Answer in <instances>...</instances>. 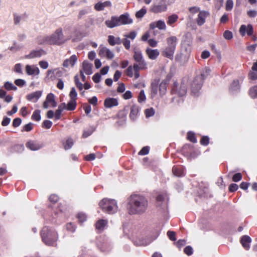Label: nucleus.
<instances>
[{"mask_svg": "<svg viewBox=\"0 0 257 257\" xmlns=\"http://www.w3.org/2000/svg\"><path fill=\"white\" fill-rule=\"evenodd\" d=\"M52 125V122L49 120H45L43 122V126L49 129L50 128Z\"/></svg>", "mask_w": 257, "mask_h": 257, "instance_id": "56", "label": "nucleus"}, {"mask_svg": "<svg viewBox=\"0 0 257 257\" xmlns=\"http://www.w3.org/2000/svg\"><path fill=\"white\" fill-rule=\"evenodd\" d=\"M203 75L201 74L197 76L193 81L191 84V91L194 95H196L201 89L203 84Z\"/></svg>", "mask_w": 257, "mask_h": 257, "instance_id": "7", "label": "nucleus"}, {"mask_svg": "<svg viewBox=\"0 0 257 257\" xmlns=\"http://www.w3.org/2000/svg\"><path fill=\"white\" fill-rule=\"evenodd\" d=\"M126 71H127V75L129 77H133V74H134V66H130L127 68Z\"/></svg>", "mask_w": 257, "mask_h": 257, "instance_id": "61", "label": "nucleus"}, {"mask_svg": "<svg viewBox=\"0 0 257 257\" xmlns=\"http://www.w3.org/2000/svg\"><path fill=\"white\" fill-rule=\"evenodd\" d=\"M223 37L226 40H230L232 38V33L229 31H225L223 33Z\"/></svg>", "mask_w": 257, "mask_h": 257, "instance_id": "53", "label": "nucleus"}, {"mask_svg": "<svg viewBox=\"0 0 257 257\" xmlns=\"http://www.w3.org/2000/svg\"><path fill=\"white\" fill-rule=\"evenodd\" d=\"M15 84L19 87H23L26 85V82L22 79H17L15 80Z\"/></svg>", "mask_w": 257, "mask_h": 257, "instance_id": "49", "label": "nucleus"}, {"mask_svg": "<svg viewBox=\"0 0 257 257\" xmlns=\"http://www.w3.org/2000/svg\"><path fill=\"white\" fill-rule=\"evenodd\" d=\"M42 95L41 91H37L28 94L26 96L27 99L33 102H36Z\"/></svg>", "mask_w": 257, "mask_h": 257, "instance_id": "16", "label": "nucleus"}, {"mask_svg": "<svg viewBox=\"0 0 257 257\" xmlns=\"http://www.w3.org/2000/svg\"><path fill=\"white\" fill-rule=\"evenodd\" d=\"M158 87L157 84L155 83H152V90L151 93V97L153 99L157 95L158 93Z\"/></svg>", "mask_w": 257, "mask_h": 257, "instance_id": "40", "label": "nucleus"}, {"mask_svg": "<svg viewBox=\"0 0 257 257\" xmlns=\"http://www.w3.org/2000/svg\"><path fill=\"white\" fill-rule=\"evenodd\" d=\"M148 206V200L145 197L138 195H132L128 203V212L131 214H142L146 211Z\"/></svg>", "mask_w": 257, "mask_h": 257, "instance_id": "1", "label": "nucleus"}, {"mask_svg": "<svg viewBox=\"0 0 257 257\" xmlns=\"http://www.w3.org/2000/svg\"><path fill=\"white\" fill-rule=\"evenodd\" d=\"M240 242L245 249H248L249 248V243L251 242V238L246 235L243 236L240 240Z\"/></svg>", "mask_w": 257, "mask_h": 257, "instance_id": "26", "label": "nucleus"}, {"mask_svg": "<svg viewBox=\"0 0 257 257\" xmlns=\"http://www.w3.org/2000/svg\"><path fill=\"white\" fill-rule=\"evenodd\" d=\"M149 28L152 30H154L157 28L161 30H165L166 29V25L164 21L160 20L150 23Z\"/></svg>", "mask_w": 257, "mask_h": 257, "instance_id": "13", "label": "nucleus"}, {"mask_svg": "<svg viewBox=\"0 0 257 257\" xmlns=\"http://www.w3.org/2000/svg\"><path fill=\"white\" fill-rule=\"evenodd\" d=\"M107 223L106 220L100 219L96 223V228L98 230H103Z\"/></svg>", "mask_w": 257, "mask_h": 257, "instance_id": "33", "label": "nucleus"}, {"mask_svg": "<svg viewBox=\"0 0 257 257\" xmlns=\"http://www.w3.org/2000/svg\"><path fill=\"white\" fill-rule=\"evenodd\" d=\"M139 112V107L136 105H133L131 109L130 117L132 120H135Z\"/></svg>", "mask_w": 257, "mask_h": 257, "instance_id": "24", "label": "nucleus"}, {"mask_svg": "<svg viewBox=\"0 0 257 257\" xmlns=\"http://www.w3.org/2000/svg\"><path fill=\"white\" fill-rule=\"evenodd\" d=\"M78 58L76 55H72L69 58L64 60L62 64L64 67L68 68L69 67H73L77 62Z\"/></svg>", "mask_w": 257, "mask_h": 257, "instance_id": "11", "label": "nucleus"}, {"mask_svg": "<svg viewBox=\"0 0 257 257\" xmlns=\"http://www.w3.org/2000/svg\"><path fill=\"white\" fill-rule=\"evenodd\" d=\"M155 112V110L153 108L146 109L145 111L146 116L147 117H149L152 116L154 115Z\"/></svg>", "mask_w": 257, "mask_h": 257, "instance_id": "48", "label": "nucleus"}, {"mask_svg": "<svg viewBox=\"0 0 257 257\" xmlns=\"http://www.w3.org/2000/svg\"><path fill=\"white\" fill-rule=\"evenodd\" d=\"M77 217L80 222H84L86 219L85 214L82 213H79L77 215Z\"/></svg>", "mask_w": 257, "mask_h": 257, "instance_id": "64", "label": "nucleus"}, {"mask_svg": "<svg viewBox=\"0 0 257 257\" xmlns=\"http://www.w3.org/2000/svg\"><path fill=\"white\" fill-rule=\"evenodd\" d=\"M178 19V17L176 14L172 15L168 17L167 21L168 25L171 26L173 24L175 23Z\"/></svg>", "mask_w": 257, "mask_h": 257, "instance_id": "35", "label": "nucleus"}, {"mask_svg": "<svg viewBox=\"0 0 257 257\" xmlns=\"http://www.w3.org/2000/svg\"><path fill=\"white\" fill-rule=\"evenodd\" d=\"M39 65L42 69H46L48 68L49 64L48 62L45 61H40L39 62Z\"/></svg>", "mask_w": 257, "mask_h": 257, "instance_id": "57", "label": "nucleus"}, {"mask_svg": "<svg viewBox=\"0 0 257 257\" xmlns=\"http://www.w3.org/2000/svg\"><path fill=\"white\" fill-rule=\"evenodd\" d=\"M14 71L16 73L22 74V65L21 64L18 63L15 65L14 67Z\"/></svg>", "mask_w": 257, "mask_h": 257, "instance_id": "55", "label": "nucleus"}, {"mask_svg": "<svg viewBox=\"0 0 257 257\" xmlns=\"http://www.w3.org/2000/svg\"><path fill=\"white\" fill-rule=\"evenodd\" d=\"M91 10L90 7L85 8L80 10L77 15L78 19L81 20L83 19L84 16L87 15L91 12Z\"/></svg>", "mask_w": 257, "mask_h": 257, "instance_id": "30", "label": "nucleus"}, {"mask_svg": "<svg viewBox=\"0 0 257 257\" xmlns=\"http://www.w3.org/2000/svg\"><path fill=\"white\" fill-rule=\"evenodd\" d=\"M4 87L8 91H11V90L16 91L18 89L17 86H16L12 82H9V81L6 82L4 84Z\"/></svg>", "mask_w": 257, "mask_h": 257, "instance_id": "34", "label": "nucleus"}, {"mask_svg": "<svg viewBox=\"0 0 257 257\" xmlns=\"http://www.w3.org/2000/svg\"><path fill=\"white\" fill-rule=\"evenodd\" d=\"M137 33L136 31H132L128 34H126L123 36L127 39H130L132 40H134L136 37Z\"/></svg>", "mask_w": 257, "mask_h": 257, "instance_id": "46", "label": "nucleus"}, {"mask_svg": "<svg viewBox=\"0 0 257 257\" xmlns=\"http://www.w3.org/2000/svg\"><path fill=\"white\" fill-rule=\"evenodd\" d=\"M146 53L148 57L152 60L156 59L160 54L158 49H152L149 48L146 49Z\"/></svg>", "mask_w": 257, "mask_h": 257, "instance_id": "19", "label": "nucleus"}, {"mask_svg": "<svg viewBox=\"0 0 257 257\" xmlns=\"http://www.w3.org/2000/svg\"><path fill=\"white\" fill-rule=\"evenodd\" d=\"M149 148L148 147H145L139 152L140 155H145L149 153Z\"/></svg>", "mask_w": 257, "mask_h": 257, "instance_id": "58", "label": "nucleus"}, {"mask_svg": "<svg viewBox=\"0 0 257 257\" xmlns=\"http://www.w3.org/2000/svg\"><path fill=\"white\" fill-rule=\"evenodd\" d=\"M169 239L171 240L175 241L176 240V233L173 231H168L167 233Z\"/></svg>", "mask_w": 257, "mask_h": 257, "instance_id": "52", "label": "nucleus"}, {"mask_svg": "<svg viewBox=\"0 0 257 257\" xmlns=\"http://www.w3.org/2000/svg\"><path fill=\"white\" fill-rule=\"evenodd\" d=\"M117 18L120 26L131 24L133 22V20L130 18L129 14L127 13L121 15Z\"/></svg>", "mask_w": 257, "mask_h": 257, "instance_id": "9", "label": "nucleus"}, {"mask_svg": "<svg viewBox=\"0 0 257 257\" xmlns=\"http://www.w3.org/2000/svg\"><path fill=\"white\" fill-rule=\"evenodd\" d=\"M164 196L162 195H159L157 197V205L160 207H162L163 205V201L164 200Z\"/></svg>", "mask_w": 257, "mask_h": 257, "instance_id": "51", "label": "nucleus"}, {"mask_svg": "<svg viewBox=\"0 0 257 257\" xmlns=\"http://www.w3.org/2000/svg\"><path fill=\"white\" fill-rule=\"evenodd\" d=\"M111 6V3L110 1H105L103 3L98 2L94 6V9L97 11H100L104 10L105 7H110Z\"/></svg>", "mask_w": 257, "mask_h": 257, "instance_id": "21", "label": "nucleus"}, {"mask_svg": "<svg viewBox=\"0 0 257 257\" xmlns=\"http://www.w3.org/2000/svg\"><path fill=\"white\" fill-rule=\"evenodd\" d=\"M22 122V119L20 118L17 117L15 118L13 121V125L15 127L19 126Z\"/></svg>", "mask_w": 257, "mask_h": 257, "instance_id": "54", "label": "nucleus"}, {"mask_svg": "<svg viewBox=\"0 0 257 257\" xmlns=\"http://www.w3.org/2000/svg\"><path fill=\"white\" fill-rule=\"evenodd\" d=\"M99 54L101 56H105L108 59H112L114 57L113 52L106 47L100 48Z\"/></svg>", "mask_w": 257, "mask_h": 257, "instance_id": "18", "label": "nucleus"}, {"mask_svg": "<svg viewBox=\"0 0 257 257\" xmlns=\"http://www.w3.org/2000/svg\"><path fill=\"white\" fill-rule=\"evenodd\" d=\"M117 99L114 98H107L104 102V105L106 108H111L118 105Z\"/></svg>", "mask_w": 257, "mask_h": 257, "instance_id": "20", "label": "nucleus"}, {"mask_svg": "<svg viewBox=\"0 0 257 257\" xmlns=\"http://www.w3.org/2000/svg\"><path fill=\"white\" fill-rule=\"evenodd\" d=\"M46 101L53 107H55L57 106V102L55 100V96L52 93H49L47 95Z\"/></svg>", "mask_w": 257, "mask_h": 257, "instance_id": "29", "label": "nucleus"}, {"mask_svg": "<svg viewBox=\"0 0 257 257\" xmlns=\"http://www.w3.org/2000/svg\"><path fill=\"white\" fill-rule=\"evenodd\" d=\"M40 110H35L32 115V119L36 121H39L41 119Z\"/></svg>", "mask_w": 257, "mask_h": 257, "instance_id": "41", "label": "nucleus"}, {"mask_svg": "<svg viewBox=\"0 0 257 257\" xmlns=\"http://www.w3.org/2000/svg\"><path fill=\"white\" fill-rule=\"evenodd\" d=\"M106 26L110 29L119 26V21L117 17L112 16L110 19L107 20L105 22Z\"/></svg>", "mask_w": 257, "mask_h": 257, "instance_id": "15", "label": "nucleus"}, {"mask_svg": "<svg viewBox=\"0 0 257 257\" xmlns=\"http://www.w3.org/2000/svg\"><path fill=\"white\" fill-rule=\"evenodd\" d=\"M92 65L87 61H84L82 64V71L86 75H90L92 73Z\"/></svg>", "mask_w": 257, "mask_h": 257, "instance_id": "22", "label": "nucleus"}, {"mask_svg": "<svg viewBox=\"0 0 257 257\" xmlns=\"http://www.w3.org/2000/svg\"><path fill=\"white\" fill-rule=\"evenodd\" d=\"M246 32L248 36H251L253 32L252 26L251 25H248L246 26L242 25L240 26L239 29V33L242 36H244Z\"/></svg>", "mask_w": 257, "mask_h": 257, "instance_id": "14", "label": "nucleus"}, {"mask_svg": "<svg viewBox=\"0 0 257 257\" xmlns=\"http://www.w3.org/2000/svg\"><path fill=\"white\" fill-rule=\"evenodd\" d=\"M25 70L28 75H38L40 73L39 68L35 65H27L25 67Z\"/></svg>", "mask_w": 257, "mask_h": 257, "instance_id": "12", "label": "nucleus"}, {"mask_svg": "<svg viewBox=\"0 0 257 257\" xmlns=\"http://www.w3.org/2000/svg\"><path fill=\"white\" fill-rule=\"evenodd\" d=\"M68 110H73L75 109L76 106V100L70 99L67 104Z\"/></svg>", "mask_w": 257, "mask_h": 257, "instance_id": "39", "label": "nucleus"}, {"mask_svg": "<svg viewBox=\"0 0 257 257\" xmlns=\"http://www.w3.org/2000/svg\"><path fill=\"white\" fill-rule=\"evenodd\" d=\"M46 78L47 79H48V80L54 81L55 79H56V78H57L56 76L55 68L49 69L46 72Z\"/></svg>", "mask_w": 257, "mask_h": 257, "instance_id": "31", "label": "nucleus"}, {"mask_svg": "<svg viewBox=\"0 0 257 257\" xmlns=\"http://www.w3.org/2000/svg\"><path fill=\"white\" fill-rule=\"evenodd\" d=\"M41 236L43 242L49 245H53L58 238L56 232L54 229L47 227L43 228Z\"/></svg>", "mask_w": 257, "mask_h": 257, "instance_id": "3", "label": "nucleus"}, {"mask_svg": "<svg viewBox=\"0 0 257 257\" xmlns=\"http://www.w3.org/2000/svg\"><path fill=\"white\" fill-rule=\"evenodd\" d=\"M184 251L186 254L190 255L193 253V249L191 246H188L184 248Z\"/></svg>", "mask_w": 257, "mask_h": 257, "instance_id": "63", "label": "nucleus"}, {"mask_svg": "<svg viewBox=\"0 0 257 257\" xmlns=\"http://www.w3.org/2000/svg\"><path fill=\"white\" fill-rule=\"evenodd\" d=\"M108 42L111 46L119 45L121 44V40L119 37H115L113 36L109 35L108 37Z\"/></svg>", "mask_w": 257, "mask_h": 257, "instance_id": "25", "label": "nucleus"}, {"mask_svg": "<svg viewBox=\"0 0 257 257\" xmlns=\"http://www.w3.org/2000/svg\"><path fill=\"white\" fill-rule=\"evenodd\" d=\"M146 99V95L145 94L144 90H142L140 92V94L138 96V101L140 103L144 102L145 101Z\"/></svg>", "mask_w": 257, "mask_h": 257, "instance_id": "47", "label": "nucleus"}, {"mask_svg": "<svg viewBox=\"0 0 257 257\" xmlns=\"http://www.w3.org/2000/svg\"><path fill=\"white\" fill-rule=\"evenodd\" d=\"M26 146L28 148L30 149L32 151H37L42 148V146L41 145L33 141L29 142L27 144Z\"/></svg>", "mask_w": 257, "mask_h": 257, "instance_id": "28", "label": "nucleus"}, {"mask_svg": "<svg viewBox=\"0 0 257 257\" xmlns=\"http://www.w3.org/2000/svg\"><path fill=\"white\" fill-rule=\"evenodd\" d=\"M242 178V175L240 173H237L234 174L232 177V180L234 182H238Z\"/></svg>", "mask_w": 257, "mask_h": 257, "instance_id": "59", "label": "nucleus"}, {"mask_svg": "<svg viewBox=\"0 0 257 257\" xmlns=\"http://www.w3.org/2000/svg\"><path fill=\"white\" fill-rule=\"evenodd\" d=\"M200 143L204 146L207 145L209 144V138L206 136L202 137L201 139Z\"/></svg>", "mask_w": 257, "mask_h": 257, "instance_id": "62", "label": "nucleus"}, {"mask_svg": "<svg viewBox=\"0 0 257 257\" xmlns=\"http://www.w3.org/2000/svg\"><path fill=\"white\" fill-rule=\"evenodd\" d=\"M70 38L66 39L63 35L62 29L59 28L51 35L44 38V42L50 45H60L65 43Z\"/></svg>", "mask_w": 257, "mask_h": 257, "instance_id": "2", "label": "nucleus"}, {"mask_svg": "<svg viewBox=\"0 0 257 257\" xmlns=\"http://www.w3.org/2000/svg\"><path fill=\"white\" fill-rule=\"evenodd\" d=\"M240 86L239 81L237 80H234L230 85L229 91L232 93H235L239 90Z\"/></svg>", "mask_w": 257, "mask_h": 257, "instance_id": "27", "label": "nucleus"}, {"mask_svg": "<svg viewBox=\"0 0 257 257\" xmlns=\"http://www.w3.org/2000/svg\"><path fill=\"white\" fill-rule=\"evenodd\" d=\"M167 10V6L165 2L161 1L159 3L153 4L150 8V11L154 14L165 12Z\"/></svg>", "mask_w": 257, "mask_h": 257, "instance_id": "8", "label": "nucleus"}, {"mask_svg": "<svg viewBox=\"0 0 257 257\" xmlns=\"http://www.w3.org/2000/svg\"><path fill=\"white\" fill-rule=\"evenodd\" d=\"M121 43H122V44L123 45L124 47L126 49H130L131 47V42L128 39L124 37V38L121 40Z\"/></svg>", "mask_w": 257, "mask_h": 257, "instance_id": "45", "label": "nucleus"}, {"mask_svg": "<svg viewBox=\"0 0 257 257\" xmlns=\"http://www.w3.org/2000/svg\"><path fill=\"white\" fill-rule=\"evenodd\" d=\"M134 58L136 63L134 64V68L138 70V68H147V63L144 59L142 53L139 50L134 51Z\"/></svg>", "mask_w": 257, "mask_h": 257, "instance_id": "6", "label": "nucleus"}, {"mask_svg": "<svg viewBox=\"0 0 257 257\" xmlns=\"http://www.w3.org/2000/svg\"><path fill=\"white\" fill-rule=\"evenodd\" d=\"M173 90L180 96H184L187 92V87L186 85L183 83L181 84L179 88L174 87Z\"/></svg>", "mask_w": 257, "mask_h": 257, "instance_id": "23", "label": "nucleus"}, {"mask_svg": "<svg viewBox=\"0 0 257 257\" xmlns=\"http://www.w3.org/2000/svg\"><path fill=\"white\" fill-rule=\"evenodd\" d=\"M167 84V81L163 80V81H162V82L160 83V84L159 85L160 95L161 96H163L166 92Z\"/></svg>", "mask_w": 257, "mask_h": 257, "instance_id": "32", "label": "nucleus"}, {"mask_svg": "<svg viewBox=\"0 0 257 257\" xmlns=\"http://www.w3.org/2000/svg\"><path fill=\"white\" fill-rule=\"evenodd\" d=\"M209 15V13L205 11H201L199 12L197 18L196 19V23L198 26H202L205 23L207 17Z\"/></svg>", "mask_w": 257, "mask_h": 257, "instance_id": "10", "label": "nucleus"}, {"mask_svg": "<svg viewBox=\"0 0 257 257\" xmlns=\"http://www.w3.org/2000/svg\"><path fill=\"white\" fill-rule=\"evenodd\" d=\"M147 13V10L145 7L142 8L140 10L136 13V17L138 19L142 18Z\"/></svg>", "mask_w": 257, "mask_h": 257, "instance_id": "38", "label": "nucleus"}, {"mask_svg": "<svg viewBox=\"0 0 257 257\" xmlns=\"http://www.w3.org/2000/svg\"><path fill=\"white\" fill-rule=\"evenodd\" d=\"M32 124H33L32 123L30 122V123L25 125L23 126L22 131L29 132V131H31L33 128Z\"/></svg>", "mask_w": 257, "mask_h": 257, "instance_id": "60", "label": "nucleus"}, {"mask_svg": "<svg viewBox=\"0 0 257 257\" xmlns=\"http://www.w3.org/2000/svg\"><path fill=\"white\" fill-rule=\"evenodd\" d=\"M172 172L174 175L177 177H181L184 175L183 170L181 168L173 167Z\"/></svg>", "mask_w": 257, "mask_h": 257, "instance_id": "36", "label": "nucleus"}, {"mask_svg": "<svg viewBox=\"0 0 257 257\" xmlns=\"http://www.w3.org/2000/svg\"><path fill=\"white\" fill-rule=\"evenodd\" d=\"M77 93L75 88L73 87L71 88V91L69 93V96L71 99L76 100L77 99Z\"/></svg>", "mask_w": 257, "mask_h": 257, "instance_id": "50", "label": "nucleus"}, {"mask_svg": "<svg viewBox=\"0 0 257 257\" xmlns=\"http://www.w3.org/2000/svg\"><path fill=\"white\" fill-rule=\"evenodd\" d=\"M44 54L42 50H37L31 51L28 55L25 56L26 59H33L41 57Z\"/></svg>", "mask_w": 257, "mask_h": 257, "instance_id": "17", "label": "nucleus"}, {"mask_svg": "<svg viewBox=\"0 0 257 257\" xmlns=\"http://www.w3.org/2000/svg\"><path fill=\"white\" fill-rule=\"evenodd\" d=\"M73 141L72 139L69 138L67 140L65 144L64 145V148L65 150H68L71 148L73 145Z\"/></svg>", "mask_w": 257, "mask_h": 257, "instance_id": "44", "label": "nucleus"}, {"mask_svg": "<svg viewBox=\"0 0 257 257\" xmlns=\"http://www.w3.org/2000/svg\"><path fill=\"white\" fill-rule=\"evenodd\" d=\"M177 39L175 36H171L167 39V46L163 51V56L172 59L176 48Z\"/></svg>", "mask_w": 257, "mask_h": 257, "instance_id": "5", "label": "nucleus"}, {"mask_svg": "<svg viewBox=\"0 0 257 257\" xmlns=\"http://www.w3.org/2000/svg\"><path fill=\"white\" fill-rule=\"evenodd\" d=\"M99 205L101 209L108 214H113L117 210V206L115 200L104 198L101 200Z\"/></svg>", "mask_w": 257, "mask_h": 257, "instance_id": "4", "label": "nucleus"}, {"mask_svg": "<svg viewBox=\"0 0 257 257\" xmlns=\"http://www.w3.org/2000/svg\"><path fill=\"white\" fill-rule=\"evenodd\" d=\"M233 4L232 0H227L225 3V10L227 11H230L233 8Z\"/></svg>", "mask_w": 257, "mask_h": 257, "instance_id": "43", "label": "nucleus"}, {"mask_svg": "<svg viewBox=\"0 0 257 257\" xmlns=\"http://www.w3.org/2000/svg\"><path fill=\"white\" fill-rule=\"evenodd\" d=\"M249 95L252 98H257V85L254 86L250 88Z\"/></svg>", "mask_w": 257, "mask_h": 257, "instance_id": "37", "label": "nucleus"}, {"mask_svg": "<svg viewBox=\"0 0 257 257\" xmlns=\"http://www.w3.org/2000/svg\"><path fill=\"white\" fill-rule=\"evenodd\" d=\"M74 81L76 86L80 90H82L83 88V85L79 81V79L78 75H76L74 77Z\"/></svg>", "mask_w": 257, "mask_h": 257, "instance_id": "42", "label": "nucleus"}]
</instances>
